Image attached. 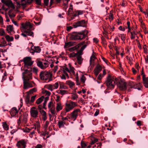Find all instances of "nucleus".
<instances>
[{
    "instance_id": "nucleus-1",
    "label": "nucleus",
    "mask_w": 148,
    "mask_h": 148,
    "mask_svg": "<svg viewBox=\"0 0 148 148\" xmlns=\"http://www.w3.org/2000/svg\"><path fill=\"white\" fill-rule=\"evenodd\" d=\"M22 61L24 62L25 71L22 73V78L24 80L27 81L32 79V69L31 66L33 62L31 58L27 57L24 58Z\"/></svg>"
},
{
    "instance_id": "nucleus-2",
    "label": "nucleus",
    "mask_w": 148,
    "mask_h": 148,
    "mask_svg": "<svg viewBox=\"0 0 148 148\" xmlns=\"http://www.w3.org/2000/svg\"><path fill=\"white\" fill-rule=\"evenodd\" d=\"M117 78L109 75L106 82L107 87L111 89L113 88L117 83Z\"/></svg>"
},
{
    "instance_id": "nucleus-3",
    "label": "nucleus",
    "mask_w": 148,
    "mask_h": 148,
    "mask_svg": "<svg viewBox=\"0 0 148 148\" xmlns=\"http://www.w3.org/2000/svg\"><path fill=\"white\" fill-rule=\"evenodd\" d=\"M40 78L42 80H48V81H50L52 80V75L48 72L46 71H42L40 73Z\"/></svg>"
},
{
    "instance_id": "nucleus-4",
    "label": "nucleus",
    "mask_w": 148,
    "mask_h": 148,
    "mask_svg": "<svg viewBox=\"0 0 148 148\" xmlns=\"http://www.w3.org/2000/svg\"><path fill=\"white\" fill-rule=\"evenodd\" d=\"M86 37V40H88L87 35L84 34L83 32L75 33L73 34L71 36V39L75 40H81Z\"/></svg>"
},
{
    "instance_id": "nucleus-5",
    "label": "nucleus",
    "mask_w": 148,
    "mask_h": 148,
    "mask_svg": "<svg viewBox=\"0 0 148 148\" xmlns=\"http://www.w3.org/2000/svg\"><path fill=\"white\" fill-rule=\"evenodd\" d=\"M77 106V104L75 102L71 101L69 103H66L65 110L66 112H68L73 109Z\"/></svg>"
},
{
    "instance_id": "nucleus-6",
    "label": "nucleus",
    "mask_w": 148,
    "mask_h": 148,
    "mask_svg": "<svg viewBox=\"0 0 148 148\" xmlns=\"http://www.w3.org/2000/svg\"><path fill=\"white\" fill-rule=\"evenodd\" d=\"M49 63L47 61H45V62L38 61L37 62V66L42 69H45L48 67L49 65Z\"/></svg>"
},
{
    "instance_id": "nucleus-7",
    "label": "nucleus",
    "mask_w": 148,
    "mask_h": 148,
    "mask_svg": "<svg viewBox=\"0 0 148 148\" xmlns=\"http://www.w3.org/2000/svg\"><path fill=\"white\" fill-rule=\"evenodd\" d=\"M80 109H77L74 110L70 114V117L69 118L71 119L74 121L75 120L78 116V112L80 111Z\"/></svg>"
},
{
    "instance_id": "nucleus-8",
    "label": "nucleus",
    "mask_w": 148,
    "mask_h": 148,
    "mask_svg": "<svg viewBox=\"0 0 148 148\" xmlns=\"http://www.w3.org/2000/svg\"><path fill=\"white\" fill-rule=\"evenodd\" d=\"M30 115L34 118H36L38 116V112L35 107H33L30 109Z\"/></svg>"
},
{
    "instance_id": "nucleus-9",
    "label": "nucleus",
    "mask_w": 148,
    "mask_h": 148,
    "mask_svg": "<svg viewBox=\"0 0 148 148\" xmlns=\"http://www.w3.org/2000/svg\"><path fill=\"white\" fill-rule=\"evenodd\" d=\"M1 2L9 8H10L13 10L15 8V6L11 1L10 0H1Z\"/></svg>"
},
{
    "instance_id": "nucleus-10",
    "label": "nucleus",
    "mask_w": 148,
    "mask_h": 148,
    "mask_svg": "<svg viewBox=\"0 0 148 148\" xmlns=\"http://www.w3.org/2000/svg\"><path fill=\"white\" fill-rule=\"evenodd\" d=\"M116 83L117 87L121 90H125L126 89V83L124 81L120 80L117 81Z\"/></svg>"
},
{
    "instance_id": "nucleus-11",
    "label": "nucleus",
    "mask_w": 148,
    "mask_h": 148,
    "mask_svg": "<svg viewBox=\"0 0 148 148\" xmlns=\"http://www.w3.org/2000/svg\"><path fill=\"white\" fill-rule=\"evenodd\" d=\"M26 142L24 140H22L18 141L16 145L18 148H25Z\"/></svg>"
},
{
    "instance_id": "nucleus-12",
    "label": "nucleus",
    "mask_w": 148,
    "mask_h": 148,
    "mask_svg": "<svg viewBox=\"0 0 148 148\" xmlns=\"http://www.w3.org/2000/svg\"><path fill=\"white\" fill-rule=\"evenodd\" d=\"M20 108L17 109L16 107L13 108L10 110V113L12 116L16 117L18 116V113Z\"/></svg>"
},
{
    "instance_id": "nucleus-13",
    "label": "nucleus",
    "mask_w": 148,
    "mask_h": 148,
    "mask_svg": "<svg viewBox=\"0 0 148 148\" xmlns=\"http://www.w3.org/2000/svg\"><path fill=\"white\" fill-rule=\"evenodd\" d=\"M32 26L31 24L29 22H26L25 24L23 23L21 24V29L22 30L23 28L24 29H27L29 30L32 28Z\"/></svg>"
},
{
    "instance_id": "nucleus-14",
    "label": "nucleus",
    "mask_w": 148,
    "mask_h": 148,
    "mask_svg": "<svg viewBox=\"0 0 148 148\" xmlns=\"http://www.w3.org/2000/svg\"><path fill=\"white\" fill-rule=\"evenodd\" d=\"M85 21L84 20L78 21L77 22L74 23L73 26L74 28H76L77 27L84 26L85 25Z\"/></svg>"
},
{
    "instance_id": "nucleus-15",
    "label": "nucleus",
    "mask_w": 148,
    "mask_h": 148,
    "mask_svg": "<svg viewBox=\"0 0 148 148\" xmlns=\"http://www.w3.org/2000/svg\"><path fill=\"white\" fill-rule=\"evenodd\" d=\"M23 86L24 88L25 89H27L33 86L32 83L28 82L25 81H24Z\"/></svg>"
},
{
    "instance_id": "nucleus-16",
    "label": "nucleus",
    "mask_w": 148,
    "mask_h": 148,
    "mask_svg": "<svg viewBox=\"0 0 148 148\" xmlns=\"http://www.w3.org/2000/svg\"><path fill=\"white\" fill-rule=\"evenodd\" d=\"M14 28L12 25H9L6 26V30L8 33L11 32L14 33Z\"/></svg>"
},
{
    "instance_id": "nucleus-17",
    "label": "nucleus",
    "mask_w": 148,
    "mask_h": 148,
    "mask_svg": "<svg viewBox=\"0 0 148 148\" xmlns=\"http://www.w3.org/2000/svg\"><path fill=\"white\" fill-rule=\"evenodd\" d=\"M69 67V73L73 75H75V69L72 66L70 63L68 64Z\"/></svg>"
},
{
    "instance_id": "nucleus-18",
    "label": "nucleus",
    "mask_w": 148,
    "mask_h": 148,
    "mask_svg": "<svg viewBox=\"0 0 148 148\" xmlns=\"http://www.w3.org/2000/svg\"><path fill=\"white\" fill-rule=\"evenodd\" d=\"M40 112L42 116L43 120L44 121L46 120L47 119L46 112L43 110L40 111Z\"/></svg>"
},
{
    "instance_id": "nucleus-19",
    "label": "nucleus",
    "mask_w": 148,
    "mask_h": 148,
    "mask_svg": "<svg viewBox=\"0 0 148 148\" xmlns=\"http://www.w3.org/2000/svg\"><path fill=\"white\" fill-rule=\"evenodd\" d=\"M62 106L60 102L57 103L56 104V109L57 111L58 112L62 110Z\"/></svg>"
},
{
    "instance_id": "nucleus-20",
    "label": "nucleus",
    "mask_w": 148,
    "mask_h": 148,
    "mask_svg": "<svg viewBox=\"0 0 148 148\" xmlns=\"http://www.w3.org/2000/svg\"><path fill=\"white\" fill-rule=\"evenodd\" d=\"M130 32L131 34L130 37L131 39H133L135 38V36H136V37L138 38V37L137 36V33L135 30H134L132 32H131V31H130V32Z\"/></svg>"
},
{
    "instance_id": "nucleus-21",
    "label": "nucleus",
    "mask_w": 148,
    "mask_h": 148,
    "mask_svg": "<svg viewBox=\"0 0 148 148\" xmlns=\"http://www.w3.org/2000/svg\"><path fill=\"white\" fill-rule=\"evenodd\" d=\"M24 32L26 34L27 36H30L32 37H34V34L33 32L29 30H25L24 31Z\"/></svg>"
},
{
    "instance_id": "nucleus-22",
    "label": "nucleus",
    "mask_w": 148,
    "mask_h": 148,
    "mask_svg": "<svg viewBox=\"0 0 148 148\" xmlns=\"http://www.w3.org/2000/svg\"><path fill=\"white\" fill-rule=\"evenodd\" d=\"M5 38L6 40L8 42L12 41L14 40L13 37L10 36L7 34L5 35Z\"/></svg>"
},
{
    "instance_id": "nucleus-23",
    "label": "nucleus",
    "mask_w": 148,
    "mask_h": 148,
    "mask_svg": "<svg viewBox=\"0 0 148 148\" xmlns=\"http://www.w3.org/2000/svg\"><path fill=\"white\" fill-rule=\"evenodd\" d=\"M130 84L131 85V88H134L135 89L137 87L140 86V83H138V84H135L134 82H130Z\"/></svg>"
},
{
    "instance_id": "nucleus-24",
    "label": "nucleus",
    "mask_w": 148,
    "mask_h": 148,
    "mask_svg": "<svg viewBox=\"0 0 148 148\" xmlns=\"http://www.w3.org/2000/svg\"><path fill=\"white\" fill-rule=\"evenodd\" d=\"M34 127L32 128H34L35 130H38V129H40V123L37 122L34 125Z\"/></svg>"
},
{
    "instance_id": "nucleus-25",
    "label": "nucleus",
    "mask_w": 148,
    "mask_h": 148,
    "mask_svg": "<svg viewBox=\"0 0 148 148\" xmlns=\"http://www.w3.org/2000/svg\"><path fill=\"white\" fill-rule=\"evenodd\" d=\"M58 93L62 95H63L68 93V91L65 90H60L57 91Z\"/></svg>"
},
{
    "instance_id": "nucleus-26",
    "label": "nucleus",
    "mask_w": 148,
    "mask_h": 148,
    "mask_svg": "<svg viewBox=\"0 0 148 148\" xmlns=\"http://www.w3.org/2000/svg\"><path fill=\"white\" fill-rule=\"evenodd\" d=\"M143 83L145 86L148 88V77L143 79Z\"/></svg>"
},
{
    "instance_id": "nucleus-27",
    "label": "nucleus",
    "mask_w": 148,
    "mask_h": 148,
    "mask_svg": "<svg viewBox=\"0 0 148 148\" xmlns=\"http://www.w3.org/2000/svg\"><path fill=\"white\" fill-rule=\"evenodd\" d=\"M96 58L95 55L94 54V51L93 52V53L92 55L91 56L90 60V65H92L93 63V62L94 60Z\"/></svg>"
},
{
    "instance_id": "nucleus-28",
    "label": "nucleus",
    "mask_w": 148,
    "mask_h": 148,
    "mask_svg": "<svg viewBox=\"0 0 148 148\" xmlns=\"http://www.w3.org/2000/svg\"><path fill=\"white\" fill-rule=\"evenodd\" d=\"M33 0H21L22 3L21 4L22 5L24 6L26 4V2L28 3H31Z\"/></svg>"
},
{
    "instance_id": "nucleus-29",
    "label": "nucleus",
    "mask_w": 148,
    "mask_h": 148,
    "mask_svg": "<svg viewBox=\"0 0 148 148\" xmlns=\"http://www.w3.org/2000/svg\"><path fill=\"white\" fill-rule=\"evenodd\" d=\"M45 87L51 91L54 89V88L53 87V85L51 84L46 85H45Z\"/></svg>"
},
{
    "instance_id": "nucleus-30",
    "label": "nucleus",
    "mask_w": 148,
    "mask_h": 148,
    "mask_svg": "<svg viewBox=\"0 0 148 148\" xmlns=\"http://www.w3.org/2000/svg\"><path fill=\"white\" fill-rule=\"evenodd\" d=\"M66 84L68 85L70 88H72L74 85V83L71 80L67 81L66 82Z\"/></svg>"
},
{
    "instance_id": "nucleus-31",
    "label": "nucleus",
    "mask_w": 148,
    "mask_h": 148,
    "mask_svg": "<svg viewBox=\"0 0 148 148\" xmlns=\"http://www.w3.org/2000/svg\"><path fill=\"white\" fill-rule=\"evenodd\" d=\"M76 57L78 63L79 64H81L83 62V59L82 58V56H77Z\"/></svg>"
},
{
    "instance_id": "nucleus-32",
    "label": "nucleus",
    "mask_w": 148,
    "mask_h": 148,
    "mask_svg": "<svg viewBox=\"0 0 148 148\" xmlns=\"http://www.w3.org/2000/svg\"><path fill=\"white\" fill-rule=\"evenodd\" d=\"M73 43L72 42H69L65 43L64 45L65 48H68L72 46Z\"/></svg>"
},
{
    "instance_id": "nucleus-33",
    "label": "nucleus",
    "mask_w": 148,
    "mask_h": 148,
    "mask_svg": "<svg viewBox=\"0 0 148 148\" xmlns=\"http://www.w3.org/2000/svg\"><path fill=\"white\" fill-rule=\"evenodd\" d=\"M58 124L59 127L60 128L64 127L65 123L63 121H59L58 123Z\"/></svg>"
},
{
    "instance_id": "nucleus-34",
    "label": "nucleus",
    "mask_w": 148,
    "mask_h": 148,
    "mask_svg": "<svg viewBox=\"0 0 148 148\" xmlns=\"http://www.w3.org/2000/svg\"><path fill=\"white\" fill-rule=\"evenodd\" d=\"M49 110L53 116H56L57 114L56 112L55 107H53V108H51V109H49Z\"/></svg>"
},
{
    "instance_id": "nucleus-35",
    "label": "nucleus",
    "mask_w": 148,
    "mask_h": 148,
    "mask_svg": "<svg viewBox=\"0 0 148 148\" xmlns=\"http://www.w3.org/2000/svg\"><path fill=\"white\" fill-rule=\"evenodd\" d=\"M44 98V97L43 96H42L40 97L36 100V103L38 104H40Z\"/></svg>"
},
{
    "instance_id": "nucleus-36",
    "label": "nucleus",
    "mask_w": 148,
    "mask_h": 148,
    "mask_svg": "<svg viewBox=\"0 0 148 148\" xmlns=\"http://www.w3.org/2000/svg\"><path fill=\"white\" fill-rule=\"evenodd\" d=\"M2 126L3 129L6 130H7L9 129V127L6 123L5 122L2 123Z\"/></svg>"
},
{
    "instance_id": "nucleus-37",
    "label": "nucleus",
    "mask_w": 148,
    "mask_h": 148,
    "mask_svg": "<svg viewBox=\"0 0 148 148\" xmlns=\"http://www.w3.org/2000/svg\"><path fill=\"white\" fill-rule=\"evenodd\" d=\"M1 47H4L7 45L6 42L5 40H1Z\"/></svg>"
},
{
    "instance_id": "nucleus-38",
    "label": "nucleus",
    "mask_w": 148,
    "mask_h": 148,
    "mask_svg": "<svg viewBox=\"0 0 148 148\" xmlns=\"http://www.w3.org/2000/svg\"><path fill=\"white\" fill-rule=\"evenodd\" d=\"M42 93L43 94H45L46 95L49 96L51 95V93L49 91L45 89H42Z\"/></svg>"
},
{
    "instance_id": "nucleus-39",
    "label": "nucleus",
    "mask_w": 148,
    "mask_h": 148,
    "mask_svg": "<svg viewBox=\"0 0 148 148\" xmlns=\"http://www.w3.org/2000/svg\"><path fill=\"white\" fill-rule=\"evenodd\" d=\"M34 49L36 52L37 53H40L41 50V49L39 47H34Z\"/></svg>"
},
{
    "instance_id": "nucleus-40",
    "label": "nucleus",
    "mask_w": 148,
    "mask_h": 148,
    "mask_svg": "<svg viewBox=\"0 0 148 148\" xmlns=\"http://www.w3.org/2000/svg\"><path fill=\"white\" fill-rule=\"evenodd\" d=\"M36 89L35 88H34L30 89L28 92H27L28 94H30L32 93L35 92L36 91Z\"/></svg>"
},
{
    "instance_id": "nucleus-41",
    "label": "nucleus",
    "mask_w": 148,
    "mask_h": 148,
    "mask_svg": "<svg viewBox=\"0 0 148 148\" xmlns=\"http://www.w3.org/2000/svg\"><path fill=\"white\" fill-rule=\"evenodd\" d=\"M49 124V121H46L44 125V127L45 130H47V129L48 125Z\"/></svg>"
},
{
    "instance_id": "nucleus-42",
    "label": "nucleus",
    "mask_w": 148,
    "mask_h": 148,
    "mask_svg": "<svg viewBox=\"0 0 148 148\" xmlns=\"http://www.w3.org/2000/svg\"><path fill=\"white\" fill-rule=\"evenodd\" d=\"M78 97L76 94H74L71 96V99L73 100H77Z\"/></svg>"
},
{
    "instance_id": "nucleus-43",
    "label": "nucleus",
    "mask_w": 148,
    "mask_h": 148,
    "mask_svg": "<svg viewBox=\"0 0 148 148\" xmlns=\"http://www.w3.org/2000/svg\"><path fill=\"white\" fill-rule=\"evenodd\" d=\"M79 45H77L75 47H71L69 49V51H72L73 50H76L78 49V46Z\"/></svg>"
},
{
    "instance_id": "nucleus-44",
    "label": "nucleus",
    "mask_w": 148,
    "mask_h": 148,
    "mask_svg": "<svg viewBox=\"0 0 148 148\" xmlns=\"http://www.w3.org/2000/svg\"><path fill=\"white\" fill-rule=\"evenodd\" d=\"M48 107L49 109H51V108H53V107H55L53 105L52 102L51 101L48 104Z\"/></svg>"
},
{
    "instance_id": "nucleus-45",
    "label": "nucleus",
    "mask_w": 148,
    "mask_h": 148,
    "mask_svg": "<svg viewBox=\"0 0 148 148\" xmlns=\"http://www.w3.org/2000/svg\"><path fill=\"white\" fill-rule=\"evenodd\" d=\"M86 79V78L85 76L84 75H82L80 79V80L81 82L84 83Z\"/></svg>"
},
{
    "instance_id": "nucleus-46",
    "label": "nucleus",
    "mask_w": 148,
    "mask_h": 148,
    "mask_svg": "<svg viewBox=\"0 0 148 148\" xmlns=\"http://www.w3.org/2000/svg\"><path fill=\"white\" fill-rule=\"evenodd\" d=\"M77 54L74 52H72L70 53L69 55V56L70 58H73L75 57H77Z\"/></svg>"
},
{
    "instance_id": "nucleus-47",
    "label": "nucleus",
    "mask_w": 148,
    "mask_h": 148,
    "mask_svg": "<svg viewBox=\"0 0 148 148\" xmlns=\"http://www.w3.org/2000/svg\"><path fill=\"white\" fill-rule=\"evenodd\" d=\"M83 51L81 49L77 53V56H81V55L82 54V52Z\"/></svg>"
},
{
    "instance_id": "nucleus-48",
    "label": "nucleus",
    "mask_w": 148,
    "mask_h": 148,
    "mask_svg": "<svg viewBox=\"0 0 148 148\" xmlns=\"http://www.w3.org/2000/svg\"><path fill=\"white\" fill-rule=\"evenodd\" d=\"M95 69L100 72L101 71L102 67L99 64H98Z\"/></svg>"
},
{
    "instance_id": "nucleus-49",
    "label": "nucleus",
    "mask_w": 148,
    "mask_h": 148,
    "mask_svg": "<svg viewBox=\"0 0 148 148\" xmlns=\"http://www.w3.org/2000/svg\"><path fill=\"white\" fill-rule=\"evenodd\" d=\"M59 86V84L58 82H56L55 84L53 85V87L54 88V89H57Z\"/></svg>"
},
{
    "instance_id": "nucleus-50",
    "label": "nucleus",
    "mask_w": 148,
    "mask_h": 148,
    "mask_svg": "<svg viewBox=\"0 0 148 148\" xmlns=\"http://www.w3.org/2000/svg\"><path fill=\"white\" fill-rule=\"evenodd\" d=\"M8 14L10 17L11 19H12L15 16V15L13 13H11L10 10L8 12Z\"/></svg>"
},
{
    "instance_id": "nucleus-51",
    "label": "nucleus",
    "mask_w": 148,
    "mask_h": 148,
    "mask_svg": "<svg viewBox=\"0 0 148 148\" xmlns=\"http://www.w3.org/2000/svg\"><path fill=\"white\" fill-rule=\"evenodd\" d=\"M25 101L27 104L29 103V96L28 95H27L25 100Z\"/></svg>"
},
{
    "instance_id": "nucleus-52",
    "label": "nucleus",
    "mask_w": 148,
    "mask_h": 148,
    "mask_svg": "<svg viewBox=\"0 0 148 148\" xmlns=\"http://www.w3.org/2000/svg\"><path fill=\"white\" fill-rule=\"evenodd\" d=\"M127 28L128 29V32H130V31H131V28L130 26V23L129 21L127 22Z\"/></svg>"
},
{
    "instance_id": "nucleus-53",
    "label": "nucleus",
    "mask_w": 148,
    "mask_h": 148,
    "mask_svg": "<svg viewBox=\"0 0 148 148\" xmlns=\"http://www.w3.org/2000/svg\"><path fill=\"white\" fill-rule=\"evenodd\" d=\"M32 128L31 129L28 128L27 127L25 128V129H23V131L25 132H29L32 129Z\"/></svg>"
},
{
    "instance_id": "nucleus-54",
    "label": "nucleus",
    "mask_w": 148,
    "mask_h": 148,
    "mask_svg": "<svg viewBox=\"0 0 148 148\" xmlns=\"http://www.w3.org/2000/svg\"><path fill=\"white\" fill-rule=\"evenodd\" d=\"M7 77V75L6 73L5 72L4 73H3V75L2 76V79L1 82H3L4 80H5Z\"/></svg>"
},
{
    "instance_id": "nucleus-55",
    "label": "nucleus",
    "mask_w": 148,
    "mask_h": 148,
    "mask_svg": "<svg viewBox=\"0 0 148 148\" xmlns=\"http://www.w3.org/2000/svg\"><path fill=\"white\" fill-rule=\"evenodd\" d=\"M6 35L4 30L1 28V36H5Z\"/></svg>"
},
{
    "instance_id": "nucleus-56",
    "label": "nucleus",
    "mask_w": 148,
    "mask_h": 148,
    "mask_svg": "<svg viewBox=\"0 0 148 148\" xmlns=\"http://www.w3.org/2000/svg\"><path fill=\"white\" fill-rule=\"evenodd\" d=\"M88 41H84L83 42H81L79 44H78L77 45H79L78 46L79 47H78V48L81 46V45H84V44H86L87 43H88Z\"/></svg>"
},
{
    "instance_id": "nucleus-57",
    "label": "nucleus",
    "mask_w": 148,
    "mask_h": 148,
    "mask_svg": "<svg viewBox=\"0 0 148 148\" xmlns=\"http://www.w3.org/2000/svg\"><path fill=\"white\" fill-rule=\"evenodd\" d=\"M109 18L110 21L112 20L113 19V14L111 13H110L109 15Z\"/></svg>"
},
{
    "instance_id": "nucleus-58",
    "label": "nucleus",
    "mask_w": 148,
    "mask_h": 148,
    "mask_svg": "<svg viewBox=\"0 0 148 148\" xmlns=\"http://www.w3.org/2000/svg\"><path fill=\"white\" fill-rule=\"evenodd\" d=\"M89 43V42H88V43H87L86 44L84 45L81 48V49L83 51L84 50L86 47L87 45Z\"/></svg>"
},
{
    "instance_id": "nucleus-59",
    "label": "nucleus",
    "mask_w": 148,
    "mask_h": 148,
    "mask_svg": "<svg viewBox=\"0 0 148 148\" xmlns=\"http://www.w3.org/2000/svg\"><path fill=\"white\" fill-rule=\"evenodd\" d=\"M35 132L34 131L31 132L29 134V136L31 138H32L33 137L34 135L35 134Z\"/></svg>"
},
{
    "instance_id": "nucleus-60",
    "label": "nucleus",
    "mask_w": 148,
    "mask_h": 148,
    "mask_svg": "<svg viewBox=\"0 0 148 148\" xmlns=\"http://www.w3.org/2000/svg\"><path fill=\"white\" fill-rule=\"evenodd\" d=\"M63 71H67L69 73V69L68 68L64 66L63 68Z\"/></svg>"
},
{
    "instance_id": "nucleus-61",
    "label": "nucleus",
    "mask_w": 148,
    "mask_h": 148,
    "mask_svg": "<svg viewBox=\"0 0 148 148\" xmlns=\"http://www.w3.org/2000/svg\"><path fill=\"white\" fill-rule=\"evenodd\" d=\"M23 121L24 123H26L27 121V117L26 116H24L23 118Z\"/></svg>"
},
{
    "instance_id": "nucleus-62",
    "label": "nucleus",
    "mask_w": 148,
    "mask_h": 148,
    "mask_svg": "<svg viewBox=\"0 0 148 148\" xmlns=\"http://www.w3.org/2000/svg\"><path fill=\"white\" fill-rule=\"evenodd\" d=\"M68 14L70 15L73 12V8H70L68 11Z\"/></svg>"
},
{
    "instance_id": "nucleus-63",
    "label": "nucleus",
    "mask_w": 148,
    "mask_h": 148,
    "mask_svg": "<svg viewBox=\"0 0 148 148\" xmlns=\"http://www.w3.org/2000/svg\"><path fill=\"white\" fill-rule=\"evenodd\" d=\"M100 72L99 71H97V70H96V69H95L94 70V74L95 76H97L99 74V73Z\"/></svg>"
},
{
    "instance_id": "nucleus-64",
    "label": "nucleus",
    "mask_w": 148,
    "mask_h": 148,
    "mask_svg": "<svg viewBox=\"0 0 148 148\" xmlns=\"http://www.w3.org/2000/svg\"><path fill=\"white\" fill-rule=\"evenodd\" d=\"M56 102H57V103H58V102H59L60 100V96L58 95H56Z\"/></svg>"
}]
</instances>
